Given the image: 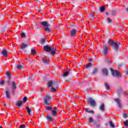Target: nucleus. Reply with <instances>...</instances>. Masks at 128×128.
Returning <instances> with one entry per match:
<instances>
[{
    "label": "nucleus",
    "instance_id": "4",
    "mask_svg": "<svg viewBox=\"0 0 128 128\" xmlns=\"http://www.w3.org/2000/svg\"><path fill=\"white\" fill-rule=\"evenodd\" d=\"M52 114L53 116H56L58 115V107H54L52 111Z\"/></svg>",
    "mask_w": 128,
    "mask_h": 128
},
{
    "label": "nucleus",
    "instance_id": "8",
    "mask_svg": "<svg viewBox=\"0 0 128 128\" xmlns=\"http://www.w3.org/2000/svg\"><path fill=\"white\" fill-rule=\"evenodd\" d=\"M70 34L71 37L76 36V29L71 30L70 32Z\"/></svg>",
    "mask_w": 128,
    "mask_h": 128
},
{
    "label": "nucleus",
    "instance_id": "12",
    "mask_svg": "<svg viewBox=\"0 0 128 128\" xmlns=\"http://www.w3.org/2000/svg\"><path fill=\"white\" fill-rule=\"evenodd\" d=\"M41 24L43 26H46V28H48V26H50V24L44 21L40 22Z\"/></svg>",
    "mask_w": 128,
    "mask_h": 128
},
{
    "label": "nucleus",
    "instance_id": "37",
    "mask_svg": "<svg viewBox=\"0 0 128 128\" xmlns=\"http://www.w3.org/2000/svg\"><path fill=\"white\" fill-rule=\"evenodd\" d=\"M116 12L115 11H112V12H111V14H112V16H116Z\"/></svg>",
    "mask_w": 128,
    "mask_h": 128
},
{
    "label": "nucleus",
    "instance_id": "9",
    "mask_svg": "<svg viewBox=\"0 0 128 128\" xmlns=\"http://www.w3.org/2000/svg\"><path fill=\"white\" fill-rule=\"evenodd\" d=\"M103 53L104 54H108V47L106 45H104L103 46Z\"/></svg>",
    "mask_w": 128,
    "mask_h": 128
},
{
    "label": "nucleus",
    "instance_id": "15",
    "mask_svg": "<svg viewBox=\"0 0 128 128\" xmlns=\"http://www.w3.org/2000/svg\"><path fill=\"white\" fill-rule=\"evenodd\" d=\"M114 101L116 102L118 104L119 108H122V104H120V100L118 98L114 99Z\"/></svg>",
    "mask_w": 128,
    "mask_h": 128
},
{
    "label": "nucleus",
    "instance_id": "22",
    "mask_svg": "<svg viewBox=\"0 0 128 128\" xmlns=\"http://www.w3.org/2000/svg\"><path fill=\"white\" fill-rule=\"evenodd\" d=\"M22 104V101H18L16 104V106H20Z\"/></svg>",
    "mask_w": 128,
    "mask_h": 128
},
{
    "label": "nucleus",
    "instance_id": "40",
    "mask_svg": "<svg viewBox=\"0 0 128 128\" xmlns=\"http://www.w3.org/2000/svg\"><path fill=\"white\" fill-rule=\"evenodd\" d=\"M107 22L109 23L110 24L112 22V19L110 18H107Z\"/></svg>",
    "mask_w": 128,
    "mask_h": 128
},
{
    "label": "nucleus",
    "instance_id": "18",
    "mask_svg": "<svg viewBox=\"0 0 128 128\" xmlns=\"http://www.w3.org/2000/svg\"><path fill=\"white\" fill-rule=\"evenodd\" d=\"M109 124H110V126H111V128H116V126H114V122H112V120H110L109 121Z\"/></svg>",
    "mask_w": 128,
    "mask_h": 128
},
{
    "label": "nucleus",
    "instance_id": "46",
    "mask_svg": "<svg viewBox=\"0 0 128 128\" xmlns=\"http://www.w3.org/2000/svg\"><path fill=\"white\" fill-rule=\"evenodd\" d=\"M124 118H128V114H124Z\"/></svg>",
    "mask_w": 128,
    "mask_h": 128
},
{
    "label": "nucleus",
    "instance_id": "27",
    "mask_svg": "<svg viewBox=\"0 0 128 128\" xmlns=\"http://www.w3.org/2000/svg\"><path fill=\"white\" fill-rule=\"evenodd\" d=\"M92 63H89L88 64L86 65V68H90L92 66Z\"/></svg>",
    "mask_w": 128,
    "mask_h": 128
},
{
    "label": "nucleus",
    "instance_id": "52",
    "mask_svg": "<svg viewBox=\"0 0 128 128\" xmlns=\"http://www.w3.org/2000/svg\"><path fill=\"white\" fill-rule=\"evenodd\" d=\"M4 106H6V104H4Z\"/></svg>",
    "mask_w": 128,
    "mask_h": 128
},
{
    "label": "nucleus",
    "instance_id": "33",
    "mask_svg": "<svg viewBox=\"0 0 128 128\" xmlns=\"http://www.w3.org/2000/svg\"><path fill=\"white\" fill-rule=\"evenodd\" d=\"M6 76H8V78H10V72H6Z\"/></svg>",
    "mask_w": 128,
    "mask_h": 128
},
{
    "label": "nucleus",
    "instance_id": "50",
    "mask_svg": "<svg viewBox=\"0 0 128 128\" xmlns=\"http://www.w3.org/2000/svg\"><path fill=\"white\" fill-rule=\"evenodd\" d=\"M106 14H107V16H108V14H110V13H108V12H106Z\"/></svg>",
    "mask_w": 128,
    "mask_h": 128
},
{
    "label": "nucleus",
    "instance_id": "5",
    "mask_svg": "<svg viewBox=\"0 0 128 128\" xmlns=\"http://www.w3.org/2000/svg\"><path fill=\"white\" fill-rule=\"evenodd\" d=\"M58 86V82L57 81H50L48 82V88H50L51 86L53 88V86Z\"/></svg>",
    "mask_w": 128,
    "mask_h": 128
},
{
    "label": "nucleus",
    "instance_id": "47",
    "mask_svg": "<svg viewBox=\"0 0 128 128\" xmlns=\"http://www.w3.org/2000/svg\"><path fill=\"white\" fill-rule=\"evenodd\" d=\"M85 112H88V108H85Z\"/></svg>",
    "mask_w": 128,
    "mask_h": 128
},
{
    "label": "nucleus",
    "instance_id": "6",
    "mask_svg": "<svg viewBox=\"0 0 128 128\" xmlns=\"http://www.w3.org/2000/svg\"><path fill=\"white\" fill-rule=\"evenodd\" d=\"M16 90V82H12V92L13 96H14V92Z\"/></svg>",
    "mask_w": 128,
    "mask_h": 128
},
{
    "label": "nucleus",
    "instance_id": "25",
    "mask_svg": "<svg viewBox=\"0 0 128 128\" xmlns=\"http://www.w3.org/2000/svg\"><path fill=\"white\" fill-rule=\"evenodd\" d=\"M50 92H56V88H55L54 87H52Z\"/></svg>",
    "mask_w": 128,
    "mask_h": 128
},
{
    "label": "nucleus",
    "instance_id": "32",
    "mask_svg": "<svg viewBox=\"0 0 128 128\" xmlns=\"http://www.w3.org/2000/svg\"><path fill=\"white\" fill-rule=\"evenodd\" d=\"M104 86H105L106 90H110V86H108V83H105Z\"/></svg>",
    "mask_w": 128,
    "mask_h": 128
},
{
    "label": "nucleus",
    "instance_id": "31",
    "mask_svg": "<svg viewBox=\"0 0 128 128\" xmlns=\"http://www.w3.org/2000/svg\"><path fill=\"white\" fill-rule=\"evenodd\" d=\"M31 52L33 56H35L36 54V50L34 49H32L31 50Z\"/></svg>",
    "mask_w": 128,
    "mask_h": 128
},
{
    "label": "nucleus",
    "instance_id": "19",
    "mask_svg": "<svg viewBox=\"0 0 128 128\" xmlns=\"http://www.w3.org/2000/svg\"><path fill=\"white\" fill-rule=\"evenodd\" d=\"M16 68L17 70H22V66L20 64H16Z\"/></svg>",
    "mask_w": 128,
    "mask_h": 128
},
{
    "label": "nucleus",
    "instance_id": "55",
    "mask_svg": "<svg viewBox=\"0 0 128 128\" xmlns=\"http://www.w3.org/2000/svg\"><path fill=\"white\" fill-rule=\"evenodd\" d=\"M94 124L95 126V124H96V122H94Z\"/></svg>",
    "mask_w": 128,
    "mask_h": 128
},
{
    "label": "nucleus",
    "instance_id": "21",
    "mask_svg": "<svg viewBox=\"0 0 128 128\" xmlns=\"http://www.w3.org/2000/svg\"><path fill=\"white\" fill-rule=\"evenodd\" d=\"M46 110H52V106H49L46 107Z\"/></svg>",
    "mask_w": 128,
    "mask_h": 128
},
{
    "label": "nucleus",
    "instance_id": "20",
    "mask_svg": "<svg viewBox=\"0 0 128 128\" xmlns=\"http://www.w3.org/2000/svg\"><path fill=\"white\" fill-rule=\"evenodd\" d=\"M115 41L112 40L110 39L108 41V44L110 46H112V44H114V43Z\"/></svg>",
    "mask_w": 128,
    "mask_h": 128
},
{
    "label": "nucleus",
    "instance_id": "17",
    "mask_svg": "<svg viewBox=\"0 0 128 128\" xmlns=\"http://www.w3.org/2000/svg\"><path fill=\"white\" fill-rule=\"evenodd\" d=\"M102 72L104 76H108V70L106 68L102 69Z\"/></svg>",
    "mask_w": 128,
    "mask_h": 128
},
{
    "label": "nucleus",
    "instance_id": "48",
    "mask_svg": "<svg viewBox=\"0 0 128 128\" xmlns=\"http://www.w3.org/2000/svg\"><path fill=\"white\" fill-rule=\"evenodd\" d=\"M126 10L127 12H128V8H126Z\"/></svg>",
    "mask_w": 128,
    "mask_h": 128
},
{
    "label": "nucleus",
    "instance_id": "23",
    "mask_svg": "<svg viewBox=\"0 0 128 128\" xmlns=\"http://www.w3.org/2000/svg\"><path fill=\"white\" fill-rule=\"evenodd\" d=\"M104 10H106V7L104 6H101L100 8V12H104Z\"/></svg>",
    "mask_w": 128,
    "mask_h": 128
},
{
    "label": "nucleus",
    "instance_id": "53",
    "mask_svg": "<svg viewBox=\"0 0 128 128\" xmlns=\"http://www.w3.org/2000/svg\"><path fill=\"white\" fill-rule=\"evenodd\" d=\"M125 96H128V94H124Z\"/></svg>",
    "mask_w": 128,
    "mask_h": 128
},
{
    "label": "nucleus",
    "instance_id": "36",
    "mask_svg": "<svg viewBox=\"0 0 128 128\" xmlns=\"http://www.w3.org/2000/svg\"><path fill=\"white\" fill-rule=\"evenodd\" d=\"M97 119L100 120V118H102V115L100 114H98L97 115Z\"/></svg>",
    "mask_w": 128,
    "mask_h": 128
},
{
    "label": "nucleus",
    "instance_id": "14",
    "mask_svg": "<svg viewBox=\"0 0 128 128\" xmlns=\"http://www.w3.org/2000/svg\"><path fill=\"white\" fill-rule=\"evenodd\" d=\"M46 118L48 122H54V119L50 116L48 115Z\"/></svg>",
    "mask_w": 128,
    "mask_h": 128
},
{
    "label": "nucleus",
    "instance_id": "1",
    "mask_svg": "<svg viewBox=\"0 0 128 128\" xmlns=\"http://www.w3.org/2000/svg\"><path fill=\"white\" fill-rule=\"evenodd\" d=\"M43 50L46 52H51L50 54L52 56H54L56 54V48L54 47L52 48L47 45L44 46Z\"/></svg>",
    "mask_w": 128,
    "mask_h": 128
},
{
    "label": "nucleus",
    "instance_id": "49",
    "mask_svg": "<svg viewBox=\"0 0 128 128\" xmlns=\"http://www.w3.org/2000/svg\"><path fill=\"white\" fill-rule=\"evenodd\" d=\"M97 128H100V124H98L96 126Z\"/></svg>",
    "mask_w": 128,
    "mask_h": 128
},
{
    "label": "nucleus",
    "instance_id": "41",
    "mask_svg": "<svg viewBox=\"0 0 128 128\" xmlns=\"http://www.w3.org/2000/svg\"><path fill=\"white\" fill-rule=\"evenodd\" d=\"M124 124L126 126H128V122L127 121H124Z\"/></svg>",
    "mask_w": 128,
    "mask_h": 128
},
{
    "label": "nucleus",
    "instance_id": "26",
    "mask_svg": "<svg viewBox=\"0 0 128 128\" xmlns=\"http://www.w3.org/2000/svg\"><path fill=\"white\" fill-rule=\"evenodd\" d=\"M98 72V68H95L92 72V74H96Z\"/></svg>",
    "mask_w": 128,
    "mask_h": 128
},
{
    "label": "nucleus",
    "instance_id": "42",
    "mask_svg": "<svg viewBox=\"0 0 128 128\" xmlns=\"http://www.w3.org/2000/svg\"><path fill=\"white\" fill-rule=\"evenodd\" d=\"M88 114H94V110H88Z\"/></svg>",
    "mask_w": 128,
    "mask_h": 128
},
{
    "label": "nucleus",
    "instance_id": "10",
    "mask_svg": "<svg viewBox=\"0 0 128 128\" xmlns=\"http://www.w3.org/2000/svg\"><path fill=\"white\" fill-rule=\"evenodd\" d=\"M112 46H114V48L115 49V50L116 52H118V44L116 42L114 41L113 44H112Z\"/></svg>",
    "mask_w": 128,
    "mask_h": 128
},
{
    "label": "nucleus",
    "instance_id": "16",
    "mask_svg": "<svg viewBox=\"0 0 128 128\" xmlns=\"http://www.w3.org/2000/svg\"><path fill=\"white\" fill-rule=\"evenodd\" d=\"M99 110H102V112L104 111V104H102L100 106Z\"/></svg>",
    "mask_w": 128,
    "mask_h": 128
},
{
    "label": "nucleus",
    "instance_id": "24",
    "mask_svg": "<svg viewBox=\"0 0 128 128\" xmlns=\"http://www.w3.org/2000/svg\"><path fill=\"white\" fill-rule=\"evenodd\" d=\"M68 74H70V72L67 71L66 72H65L64 74H63V76L64 78H66V76H68Z\"/></svg>",
    "mask_w": 128,
    "mask_h": 128
},
{
    "label": "nucleus",
    "instance_id": "2",
    "mask_svg": "<svg viewBox=\"0 0 128 128\" xmlns=\"http://www.w3.org/2000/svg\"><path fill=\"white\" fill-rule=\"evenodd\" d=\"M44 102L45 104L48 106V104H50L51 102L50 96H48V95H46V96H45L44 97Z\"/></svg>",
    "mask_w": 128,
    "mask_h": 128
},
{
    "label": "nucleus",
    "instance_id": "7",
    "mask_svg": "<svg viewBox=\"0 0 128 128\" xmlns=\"http://www.w3.org/2000/svg\"><path fill=\"white\" fill-rule=\"evenodd\" d=\"M88 104L92 106H96V101L92 98H89L88 99Z\"/></svg>",
    "mask_w": 128,
    "mask_h": 128
},
{
    "label": "nucleus",
    "instance_id": "28",
    "mask_svg": "<svg viewBox=\"0 0 128 128\" xmlns=\"http://www.w3.org/2000/svg\"><path fill=\"white\" fill-rule=\"evenodd\" d=\"M44 30L46 32H50V30L48 28H45Z\"/></svg>",
    "mask_w": 128,
    "mask_h": 128
},
{
    "label": "nucleus",
    "instance_id": "54",
    "mask_svg": "<svg viewBox=\"0 0 128 128\" xmlns=\"http://www.w3.org/2000/svg\"><path fill=\"white\" fill-rule=\"evenodd\" d=\"M89 62H92V60H89Z\"/></svg>",
    "mask_w": 128,
    "mask_h": 128
},
{
    "label": "nucleus",
    "instance_id": "11",
    "mask_svg": "<svg viewBox=\"0 0 128 128\" xmlns=\"http://www.w3.org/2000/svg\"><path fill=\"white\" fill-rule=\"evenodd\" d=\"M2 56H4L5 58H6V56H8V52L6 50V49H4L2 51Z\"/></svg>",
    "mask_w": 128,
    "mask_h": 128
},
{
    "label": "nucleus",
    "instance_id": "38",
    "mask_svg": "<svg viewBox=\"0 0 128 128\" xmlns=\"http://www.w3.org/2000/svg\"><path fill=\"white\" fill-rule=\"evenodd\" d=\"M21 38H26V34L24 32L21 33Z\"/></svg>",
    "mask_w": 128,
    "mask_h": 128
},
{
    "label": "nucleus",
    "instance_id": "13",
    "mask_svg": "<svg viewBox=\"0 0 128 128\" xmlns=\"http://www.w3.org/2000/svg\"><path fill=\"white\" fill-rule=\"evenodd\" d=\"M5 94H6V96L7 98H11V96H10V91H8V90H6L5 92Z\"/></svg>",
    "mask_w": 128,
    "mask_h": 128
},
{
    "label": "nucleus",
    "instance_id": "34",
    "mask_svg": "<svg viewBox=\"0 0 128 128\" xmlns=\"http://www.w3.org/2000/svg\"><path fill=\"white\" fill-rule=\"evenodd\" d=\"M26 110L28 112H32V109H30V107H28V106H26Z\"/></svg>",
    "mask_w": 128,
    "mask_h": 128
},
{
    "label": "nucleus",
    "instance_id": "51",
    "mask_svg": "<svg viewBox=\"0 0 128 128\" xmlns=\"http://www.w3.org/2000/svg\"><path fill=\"white\" fill-rule=\"evenodd\" d=\"M28 116H30V112H28Z\"/></svg>",
    "mask_w": 128,
    "mask_h": 128
},
{
    "label": "nucleus",
    "instance_id": "30",
    "mask_svg": "<svg viewBox=\"0 0 128 128\" xmlns=\"http://www.w3.org/2000/svg\"><path fill=\"white\" fill-rule=\"evenodd\" d=\"M42 60L44 64H48V60H45L44 58H42Z\"/></svg>",
    "mask_w": 128,
    "mask_h": 128
},
{
    "label": "nucleus",
    "instance_id": "45",
    "mask_svg": "<svg viewBox=\"0 0 128 128\" xmlns=\"http://www.w3.org/2000/svg\"><path fill=\"white\" fill-rule=\"evenodd\" d=\"M0 84H4V81L2 80L0 82Z\"/></svg>",
    "mask_w": 128,
    "mask_h": 128
},
{
    "label": "nucleus",
    "instance_id": "39",
    "mask_svg": "<svg viewBox=\"0 0 128 128\" xmlns=\"http://www.w3.org/2000/svg\"><path fill=\"white\" fill-rule=\"evenodd\" d=\"M28 100V98L26 97H24L23 98V102H26Z\"/></svg>",
    "mask_w": 128,
    "mask_h": 128
},
{
    "label": "nucleus",
    "instance_id": "3",
    "mask_svg": "<svg viewBox=\"0 0 128 128\" xmlns=\"http://www.w3.org/2000/svg\"><path fill=\"white\" fill-rule=\"evenodd\" d=\"M111 72L113 76H120L121 74L118 71L114 70L112 68H110Z\"/></svg>",
    "mask_w": 128,
    "mask_h": 128
},
{
    "label": "nucleus",
    "instance_id": "35",
    "mask_svg": "<svg viewBox=\"0 0 128 128\" xmlns=\"http://www.w3.org/2000/svg\"><path fill=\"white\" fill-rule=\"evenodd\" d=\"M94 122V120L92 119V118H88V122Z\"/></svg>",
    "mask_w": 128,
    "mask_h": 128
},
{
    "label": "nucleus",
    "instance_id": "43",
    "mask_svg": "<svg viewBox=\"0 0 128 128\" xmlns=\"http://www.w3.org/2000/svg\"><path fill=\"white\" fill-rule=\"evenodd\" d=\"M26 128V126L24 124H21L19 127V128Z\"/></svg>",
    "mask_w": 128,
    "mask_h": 128
},
{
    "label": "nucleus",
    "instance_id": "44",
    "mask_svg": "<svg viewBox=\"0 0 128 128\" xmlns=\"http://www.w3.org/2000/svg\"><path fill=\"white\" fill-rule=\"evenodd\" d=\"M41 42H42V44H44V42H46V40L44 39H42L41 40Z\"/></svg>",
    "mask_w": 128,
    "mask_h": 128
},
{
    "label": "nucleus",
    "instance_id": "29",
    "mask_svg": "<svg viewBox=\"0 0 128 128\" xmlns=\"http://www.w3.org/2000/svg\"><path fill=\"white\" fill-rule=\"evenodd\" d=\"M21 45H22V48H26V46H28V45H26V44H24V43H22V44H21Z\"/></svg>",
    "mask_w": 128,
    "mask_h": 128
}]
</instances>
